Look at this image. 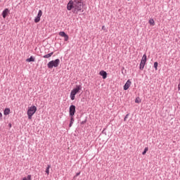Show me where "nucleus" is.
Returning a JSON list of instances; mask_svg holds the SVG:
<instances>
[{
  "label": "nucleus",
  "instance_id": "nucleus-1",
  "mask_svg": "<svg viewBox=\"0 0 180 180\" xmlns=\"http://www.w3.org/2000/svg\"><path fill=\"white\" fill-rule=\"evenodd\" d=\"M83 8L84 2H82V0H70L67 5L68 11H72V12L76 15L78 14V12L82 11Z\"/></svg>",
  "mask_w": 180,
  "mask_h": 180
},
{
  "label": "nucleus",
  "instance_id": "nucleus-2",
  "mask_svg": "<svg viewBox=\"0 0 180 180\" xmlns=\"http://www.w3.org/2000/svg\"><path fill=\"white\" fill-rule=\"evenodd\" d=\"M37 111V108L35 105H32L28 108L27 115H28V119L30 120L32 119V116H33V115L36 113Z\"/></svg>",
  "mask_w": 180,
  "mask_h": 180
},
{
  "label": "nucleus",
  "instance_id": "nucleus-3",
  "mask_svg": "<svg viewBox=\"0 0 180 180\" xmlns=\"http://www.w3.org/2000/svg\"><path fill=\"white\" fill-rule=\"evenodd\" d=\"M48 68H53V67L57 68L58 65H60V59L57 58L55 60H51L47 64Z\"/></svg>",
  "mask_w": 180,
  "mask_h": 180
},
{
  "label": "nucleus",
  "instance_id": "nucleus-4",
  "mask_svg": "<svg viewBox=\"0 0 180 180\" xmlns=\"http://www.w3.org/2000/svg\"><path fill=\"white\" fill-rule=\"evenodd\" d=\"M76 107L74 105H71L69 108V116H74L76 112Z\"/></svg>",
  "mask_w": 180,
  "mask_h": 180
},
{
  "label": "nucleus",
  "instance_id": "nucleus-5",
  "mask_svg": "<svg viewBox=\"0 0 180 180\" xmlns=\"http://www.w3.org/2000/svg\"><path fill=\"white\" fill-rule=\"evenodd\" d=\"M72 91H73V92L75 94H79V92H81V91H82V86L81 85H76V87L75 89H73Z\"/></svg>",
  "mask_w": 180,
  "mask_h": 180
},
{
  "label": "nucleus",
  "instance_id": "nucleus-6",
  "mask_svg": "<svg viewBox=\"0 0 180 180\" xmlns=\"http://www.w3.org/2000/svg\"><path fill=\"white\" fill-rule=\"evenodd\" d=\"M130 85H131V82L130 81V79H128L124 85V91H127V89L130 88Z\"/></svg>",
  "mask_w": 180,
  "mask_h": 180
},
{
  "label": "nucleus",
  "instance_id": "nucleus-7",
  "mask_svg": "<svg viewBox=\"0 0 180 180\" xmlns=\"http://www.w3.org/2000/svg\"><path fill=\"white\" fill-rule=\"evenodd\" d=\"M59 36L64 37L65 41H68V39H69L68 35L66 34L65 32L63 31V32H59Z\"/></svg>",
  "mask_w": 180,
  "mask_h": 180
},
{
  "label": "nucleus",
  "instance_id": "nucleus-8",
  "mask_svg": "<svg viewBox=\"0 0 180 180\" xmlns=\"http://www.w3.org/2000/svg\"><path fill=\"white\" fill-rule=\"evenodd\" d=\"M99 75L103 77V79H106V78H108V72L105 70L100 71Z\"/></svg>",
  "mask_w": 180,
  "mask_h": 180
},
{
  "label": "nucleus",
  "instance_id": "nucleus-9",
  "mask_svg": "<svg viewBox=\"0 0 180 180\" xmlns=\"http://www.w3.org/2000/svg\"><path fill=\"white\" fill-rule=\"evenodd\" d=\"M8 13H9L8 8H6V9H4V11H3L2 17L4 18V19H5L8 16Z\"/></svg>",
  "mask_w": 180,
  "mask_h": 180
},
{
  "label": "nucleus",
  "instance_id": "nucleus-10",
  "mask_svg": "<svg viewBox=\"0 0 180 180\" xmlns=\"http://www.w3.org/2000/svg\"><path fill=\"white\" fill-rule=\"evenodd\" d=\"M147 63V55L144 54L141 60V64H146Z\"/></svg>",
  "mask_w": 180,
  "mask_h": 180
},
{
  "label": "nucleus",
  "instance_id": "nucleus-11",
  "mask_svg": "<svg viewBox=\"0 0 180 180\" xmlns=\"http://www.w3.org/2000/svg\"><path fill=\"white\" fill-rule=\"evenodd\" d=\"M75 95H77L76 93H75L73 91V90H72L71 92H70V99H71V101H75Z\"/></svg>",
  "mask_w": 180,
  "mask_h": 180
},
{
  "label": "nucleus",
  "instance_id": "nucleus-12",
  "mask_svg": "<svg viewBox=\"0 0 180 180\" xmlns=\"http://www.w3.org/2000/svg\"><path fill=\"white\" fill-rule=\"evenodd\" d=\"M10 113H11V109L8 108H5L4 115H5V116H8V115H9Z\"/></svg>",
  "mask_w": 180,
  "mask_h": 180
},
{
  "label": "nucleus",
  "instance_id": "nucleus-13",
  "mask_svg": "<svg viewBox=\"0 0 180 180\" xmlns=\"http://www.w3.org/2000/svg\"><path fill=\"white\" fill-rule=\"evenodd\" d=\"M70 122L69 124V127H72V124H74V116H70Z\"/></svg>",
  "mask_w": 180,
  "mask_h": 180
},
{
  "label": "nucleus",
  "instance_id": "nucleus-14",
  "mask_svg": "<svg viewBox=\"0 0 180 180\" xmlns=\"http://www.w3.org/2000/svg\"><path fill=\"white\" fill-rule=\"evenodd\" d=\"M34 60L35 59H34V56H30V58L26 59V61H27V63H34Z\"/></svg>",
  "mask_w": 180,
  "mask_h": 180
},
{
  "label": "nucleus",
  "instance_id": "nucleus-15",
  "mask_svg": "<svg viewBox=\"0 0 180 180\" xmlns=\"http://www.w3.org/2000/svg\"><path fill=\"white\" fill-rule=\"evenodd\" d=\"M53 54H54V52H51L50 53L44 55L43 57H44V58H50V57H51V56H53Z\"/></svg>",
  "mask_w": 180,
  "mask_h": 180
},
{
  "label": "nucleus",
  "instance_id": "nucleus-16",
  "mask_svg": "<svg viewBox=\"0 0 180 180\" xmlns=\"http://www.w3.org/2000/svg\"><path fill=\"white\" fill-rule=\"evenodd\" d=\"M149 23L150 25V26H155V22L154 21V19L150 18L149 20Z\"/></svg>",
  "mask_w": 180,
  "mask_h": 180
},
{
  "label": "nucleus",
  "instance_id": "nucleus-17",
  "mask_svg": "<svg viewBox=\"0 0 180 180\" xmlns=\"http://www.w3.org/2000/svg\"><path fill=\"white\" fill-rule=\"evenodd\" d=\"M51 166L50 165H48V166H47V167H46V171H45V172L47 174V175H49V174H50V167H51Z\"/></svg>",
  "mask_w": 180,
  "mask_h": 180
},
{
  "label": "nucleus",
  "instance_id": "nucleus-18",
  "mask_svg": "<svg viewBox=\"0 0 180 180\" xmlns=\"http://www.w3.org/2000/svg\"><path fill=\"white\" fill-rule=\"evenodd\" d=\"M135 103H141V99L140 97H136L135 99Z\"/></svg>",
  "mask_w": 180,
  "mask_h": 180
},
{
  "label": "nucleus",
  "instance_id": "nucleus-19",
  "mask_svg": "<svg viewBox=\"0 0 180 180\" xmlns=\"http://www.w3.org/2000/svg\"><path fill=\"white\" fill-rule=\"evenodd\" d=\"M145 65H146V64H144V63H140L139 69L141 70V71H143L144 70Z\"/></svg>",
  "mask_w": 180,
  "mask_h": 180
},
{
  "label": "nucleus",
  "instance_id": "nucleus-20",
  "mask_svg": "<svg viewBox=\"0 0 180 180\" xmlns=\"http://www.w3.org/2000/svg\"><path fill=\"white\" fill-rule=\"evenodd\" d=\"M148 151V147L145 148L144 150L142 153V155H146Z\"/></svg>",
  "mask_w": 180,
  "mask_h": 180
},
{
  "label": "nucleus",
  "instance_id": "nucleus-21",
  "mask_svg": "<svg viewBox=\"0 0 180 180\" xmlns=\"http://www.w3.org/2000/svg\"><path fill=\"white\" fill-rule=\"evenodd\" d=\"M43 15V11L41 10H39L37 14L38 18H41V15Z\"/></svg>",
  "mask_w": 180,
  "mask_h": 180
},
{
  "label": "nucleus",
  "instance_id": "nucleus-22",
  "mask_svg": "<svg viewBox=\"0 0 180 180\" xmlns=\"http://www.w3.org/2000/svg\"><path fill=\"white\" fill-rule=\"evenodd\" d=\"M39 22H40V17H36L35 18H34V22L35 23H39Z\"/></svg>",
  "mask_w": 180,
  "mask_h": 180
},
{
  "label": "nucleus",
  "instance_id": "nucleus-23",
  "mask_svg": "<svg viewBox=\"0 0 180 180\" xmlns=\"http://www.w3.org/2000/svg\"><path fill=\"white\" fill-rule=\"evenodd\" d=\"M158 62H155L154 63V68L155 70H158Z\"/></svg>",
  "mask_w": 180,
  "mask_h": 180
},
{
  "label": "nucleus",
  "instance_id": "nucleus-24",
  "mask_svg": "<svg viewBox=\"0 0 180 180\" xmlns=\"http://www.w3.org/2000/svg\"><path fill=\"white\" fill-rule=\"evenodd\" d=\"M81 172H77L75 176L73 177V179H75V178H77V176H79V175H80Z\"/></svg>",
  "mask_w": 180,
  "mask_h": 180
},
{
  "label": "nucleus",
  "instance_id": "nucleus-25",
  "mask_svg": "<svg viewBox=\"0 0 180 180\" xmlns=\"http://www.w3.org/2000/svg\"><path fill=\"white\" fill-rule=\"evenodd\" d=\"M27 180H32V175L30 174L27 175Z\"/></svg>",
  "mask_w": 180,
  "mask_h": 180
},
{
  "label": "nucleus",
  "instance_id": "nucleus-26",
  "mask_svg": "<svg viewBox=\"0 0 180 180\" xmlns=\"http://www.w3.org/2000/svg\"><path fill=\"white\" fill-rule=\"evenodd\" d=\"M127 117H129V114H127L124 118V122H126V120H127Z\"/></svg>",
  "mask_w": 180,
  "mask_h": 180
},
{
  "label": "nucleus",
  "instance_id": "nucleus-27",
  "mask_svg": "<svg viewBox=\"0 0 180 180\" xmlns=\"http://www.w3.org/2000/svg\"><path fill=\"white\" fill-rule=\"evenodd\" d=\"M86 123V119H85L84 121L80 122V124H85Z\"/></svg>",
  "mask_w": 180,
  "mask_h": 180
},
{
  "label": "nucleus",
  "instance_id": "nucleus-28",
  "mask_svg": "<svg viewBox=\"0 0 180 180\" xmlns=\"http://www.w3.org/2000/svg\"><path fill=\"white\" fill-rule=\"evenodd\" d=\"M0 119H2V112H0Z\"/></svg>",
  "mask_w": 180,
  "mask_h": 180
},
{
  "label": "nucleus",
  "instance_id": "nucleus-29",
  "mask_svg": "<svg viewBox=\"0 0 180 180\" xmlns=\"http://www.w3.org/2000/svg\"><path fill=\"white\" fill-rule=\"evenodd\" d=\"M8 127H12V124L9 123V124H8Z\"/></svg>",
  "mask_w": 180,
  "mask_h": 180
},
{
  "label": "nucleus",
  "instance_id": "nucleus-30",
  "mask_svg": "<svg viewBox=\"0 0 180 180\" xmlns=\"http://www.w3.org/2000/svg\"><path fill=\"white\" fill-rule=\"evenodd\" d=\"M178 89L180 91V84L178 85Z\"/></svg>",
  "mask_w": 180,
  "mask_h": 180
},
{
  "label": "nucleus",
  "instance_id": "nucleus-31",
  "mask_svg": "<svg viewBox=\"0 0 180 180\" xmlns=\"http://www.w3.org/2000/svg\"><path fill=\"white\" fill-rule=\"evenodd\" d=\"M22 180H27V179L26 177H24Z\"/></svg>",
  "mask_w": 180,
  "mask_h": 180
},
{
  "label": "nucleus",
  "instance_id": "nucleus-32",
  "mask_svg": "<svg viewBox=\"0 0 180 180\" xmlns=\"http://www.w3.org/2000/svg\"><path fill=\"white\" fill-rule=\"evenodd\" d=\"M102 29H103V30L105 29V26H103V27H102Z\"/></svg>",
  "mask_w": 180,
  "mask_h": 180
},
{
  "label": "nucleus",
  "instance_id": "nucleus-33",
  "mask_svg": "<svg viewBox=\"0 0 180 180\" xmlns=\"http://www.w3.org/2000/svg\"><path fill=\"white\" fill-rule=\"evenodd\" d=\"M0 130H1V127H0Z\"/></svg>",
  "mask_w": 180,
  "mask_h": 180
}]
</instances>
